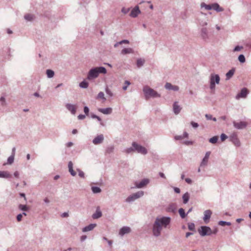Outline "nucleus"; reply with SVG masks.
<instances>
[{
    "mask_svg": "<svg viewBox=\"0 0 251 251\" xmlns=\"http://www.w3.org/2000/svg\"><path fill=\"white\" fill-rule=\"evenodd\" d=\"M92 190L94 193H100L101 191V189L99 187L95 186L92 187Z\"/></svg>",
    "mask_w": 251,
    "mask_h": 251,
    "instance_id": "obj_34",
    "label": "nucleus"
},
{
    "mask_svg": "<svg viewBox=\"0 0 251 251\" xmlns=\"http://www.w3.org/2000/svg\"><path fill=\"white\" fill-rule=\"evenodd\" d=\"M179 214L182 218L185 217L184 210L183 208H180L178 210Z\"/></svg>",
    "mask_w": 251,
    "mask_h": 251,
    "instance_id": "obj_35",
    "label": "nucleus"
},
{
    "mask_svg": "<svg viewBox=\"0 0 251 251\" xmlns=\"http://www.w3.org/2000/svg\"><path fill=\"white\" fill-rule=\"evenodd\" d=\"M77 171L78 172V175L81 177H84V173L81 171V170L77 169Z\"/></svg>",
    "mask_w": 251,
    "mask_h": 251,
    "instance_id": "obj_45",
    "label": "nucleus"
},
{
    "mask_svg": "<svg viewBox=\"0 0 251 251\" xmlns=\"http://www.w3.org/2000/svg\"><path fill=\"white\" fill-rule=\"evenodd\" d=\"M165 87L167 89L173 90L174 91H178L179 89V87L177 86L172 85L170 83H166Z\"/></svg>",
    "mask_w": 251,
    "mask_h": 251,
    "instance_id": "obj_17",
    "label": "nucleus"
},
{
    "mask_svg": "<svg viewBox=\"0 0 251 251\" xmlns=\"http://www.w3.org/2000/svg\"><path fill=\"white\" fill-rule=\"evenodd\" d=\"M89 111V108L87 106H85L84 108V112L86 114L88 115Z\"/></svg>",
    "mask_w": 251,
    "mask_h": 251,
    "instance_id": "obj_50",
    "label": "nucleus"
},
{
    "mask_svg": "<svg viewBox=\"0 0 251 251\" xmlns=\"http://www.w3.org/2000/svg\"><path fill=\"white\" fill-rule=\"evenodd\" d=\"M146 98L150 97H159L160 95L155 91L150 88L149 86H145L143 89Z\"/></svg>",
    "mask_w": 251,
    "mask_h": 251,
    "instance_id": "obj_3",
    "label": "nucleus"
},
{
    "mask_svg": "<svg viewBox=\"0 0 251 251\" xmlns=\"http://www.w3.org/2000/svg\"><path fill=\"white\" fill-rule=\"evenodd\" d=\"M234 73V70L232 69L229 71L226 74V79H229L230 78H231Z\"/></svg>",
    "mask_w": 251,
    "mask_h": 251,
    "instance_id": "obj_29",
    "label": "nucleus"
},
{
    "mask_svg": "<svg viewBox=\"0 0 251 251\" xmlns=\"http://www.w3.org/2000/svg\"><path fill=\"white\" fill-rule=\"evenodd\" d=\"M19 173L18 172L16 171L14 173V176L16 177H19Z\"/></svg>",
    "mask_w": 251,
    "mask_h": 251,
    "instance_id": "obj_60",
    "label": "nucleus"
},
{
    "mask_svg": "<svg viewBox=\"0 0 251 251\" xmlns=\"http://www.w3.org/2000/svg\"><path fill=\"white\" fill-rule=\"evenodd\" d=\"M212 212L210 210H207L204 212L203 221L205 223H207L211 217Z\"/></svg>",
    "mask_w": 251,
    "mask_h": 251,
    "instance_id": "obj_10",
    "label": "nucleus"
},
{
    "mask_svg": "<svg viewBox=\"0 0 251 251\" xmlns=\"http://www.w3.org/2000/svg\"><path fill=\"white\" fill-rule=\"evenodd\" d=\"M11 177V175L7 171H0V177L5 178H10Z\"/></svg>",
    "mask_w": 251,
    "mask_h": 251,
    "instance_id": "obj_22",
    "label": "nucleus"
},
{
    "mask_svg": "<svg viewBox=\"0 0 251 251\" xmlns=\"http://www.w3.org/2000/svg\"><path fill=\"white\" fill-rule=\"evenodd\" d=\"M14 155H12L10 156H9L7 159L8 163L9 164H11L14 161Z\"/></svg>",
    "mask_w": 251,
    "mask_h": 251,
    "instance_id": "obj_40",
    "label": "nucleus"
},
{
    "mask_svg": "<svg viewBox=\"0 0 251 251\" xmlns=\"http://www.w3.org/2000/svg\"><path fill=\"white\" fill-rule=\"evenodd\" d=\"M101 216V212L98 210H97L95 213H94L92 217L93 219H98Z\"/></svg>",
    "mask_w": 251,
    "mask_h": 251,
    "instance_id": "obj_27",
    "label": "nucleus"
},
{
    "mask_svg": "<svg viewBox=\"0 0 251 251\" xmlns=\"http://www.w3.org/2000/svg\"><path fill=\"white\" fill-rule=\"evenodd\" d=\"M218 139V136H214V137L211 138L209 139V142L212 144H215L217 142Z\"/></svg>",
    "mask_w": 251,
    "mask_h": 251,
    "instance_id": "obj_38",
    "label": "nucleus"
},
{
    "mask_svg": "<svg viewBox=\"0 0 251 251\" xmlns=\"http://www.w3.org/2000/svg\"><path fill=\"white\" fill-rule=\"evenodd\" d=\"M103 135H100L94 139V140L93 141V143L95 145H97V144L101 143L103 141Z\"/></svg>",
    "mask_w": 251,
    "mask_h": 251,
    "instance_id": "obj_14",
    "label": "nucleus"
},
{
    "mask_svg": "<svg viewBox=\"0 0 251 251\" xmlns=\"http://www.w3.org/2000/svg\"><path fill=\"white\" fill-rule=\"evenodd\" d=\"M134 148H128L126 150V152L127 153H130L133 151H134Z\"/></svg>",
    "mask_w": 251,
    "mask_h": 251,
    "instance_id": "obj_47",
    "label": "nucleus"
},
{
    "mask_svg": "<svg viewBox=\"0 0 251 251\" xmlns=\"http://www.w3.org/2000/svg\"><path fill=\"white\" fill-rule=\"evenodd\" d=\"M85 118V116L84 115L81 114V115H78V118L80 120L83 119Z\"/></svg>",
    "mask_w": 251,
    "mask_h": 251,
    "instance_id": "obj_54",
    "label": "nucleus"
},
{
    "mask_svg": "<svg viewBox=\"0 0 251 251\" xmlns=\"http://www.w3.org/2000/svg\"><path fill=\"white\" fill-rule=\"evenodd\" d=\"M239 61L241 63H244L245 62V57L244 55L241 54L238 57Z\"/></svg>",
    "mask_w": 251,
    "mask_h": 251,
    "instance_id": "obj_41",
    "label": "nucleus"
},
{
    "mask_svg": "<svg viewBox=\"0 0 251 251\" xmlns=\"http://www.w3.org/2000/svg\"><path fill=\"white\" fill-rule=\"evenodd\" d=\"M174 190L176 193H180V189L178 188H175Z\"/></svg>",
    "mask_w": 251,
    "mask_h": 251,
    "instance_id": "obj_58",
    "label": "nucleus"
},
{
    "mask_svg": "<svg viewBox=\"0 0 251 251\" xmlns=\"http://www.w3.org/2000/svg\"><path fill=\"white\" fill-rule=\"evenodd\" d=\"M129 11V8H126L125 7H123L122 9V12L126 14V13H127Z\"/></svg>",
    "mask_w": 251,
    "mask_h": 251,
    "instance_id": "obj_46",
    "label": "nucleus"
},
{
    "mask_svg": "<svg viewBox=\"0 0 251 251\" xmlns=\"http://www.w3.org/2000/svg\"><path fill=\"white\" fill-rule=\"evenodd\" d=\"M212 9H214L217 12H221L224 10V9L220 6L218 3H213L211 4Z\"/></svg>",
    "mask_w": 251,
    "mask_h": 251,
    "instance_id": "obj_21",
    "label": "nucleus"
},
{
    "mask_svg": "<svg viewBox=\"0 0 251 251\" xmlns=\"http://www.w3.org/2000/svg\"><path fill=\"white\" fill-rule=\"evenodd\" d=\"M106 73V69L104 67H96L89 71L87 75V79L91 80L97 78L99 76V74H105Z\"/></svg>",
    "mask_w": 251,
    "mask_h": 251,
    "instance_id": "obj_2",
    "label": "nucleus"
},
{
    "mask_svg": "<svg viewBox=\"0 0 251 251\" xmlns=\"http://www.w3.org/2000/svg\"><path fill=\"white\" fill-rule=\"evenodd\" d=\"M143 195H144L143 191H139V192L135 193L132 194V195L129 196L126 199V201L127 202H130L131 201H133L132 198H133V197H135V198L138 199V198L141 197V196H143Z\"/></svg>",
    "mask_w": 251,
    "mask_h": 251,
    "instance_id": "obj_9",
    "label": "nucleus"
},
{
    "mask_svg": "<svg viewBox=\"0 0 251 251\" xmlns=\"http://www.w3.org/2000/svg\"><path fill=\"white\" fill-rule=\"evenodd\" d=\"M191 124L192 126H193V127H195V128L199 126L197 123H195L194 122H192Z\"/></svg>",
    "mask_w": 251,
    "mask_h": 251,
    "instance_id": "obj_52",
    "label": "nucleus"
},
{
    "mask_svg": "<svg viewBox=\"0 0 251 251\" xmlns=\"http://www.w3.org/2000/svg\"><path fill=\"white\" fill-rule=\"evenodd\" d=\"M77 132V130L76 129H73V131H72V133L73 134H76V133Z\"/></svg>",
    "mask_w": 251,
    "mask_h": 251,
    "instance_id": "obj_64",
    "label": "nucleus"
},
{
    "mask_svg": "<svg viewBox=\"0 0 251 251\" xmlns=\"http://www.w3.org/2000/svg\"><path fill=\"white\" fill-rule=\"evenodd\" d=\"M79 86L81 88H86L88 86V83L85 81H83L79 84Z\"/></svg>",
    "mask_w": 251,
    "mask_h": 251,
    "instance_id": "obj_31",
    "label": "nucleus"
},
{
    "mask_svg": "<svg viewBox=\"0 0 251 251\" xmlns=\"http://www.w3.org/2000/svg\"><path fill=\"white\" fill-rule=\"evenodd\" d=\"M194 228V224H192V225H189V229L190 230H193Z\"/></svg>",
    "mask_w": 251,
    "mask_h": 251,
    "instance_id": "obj_56",
    "label": "nucleus"
},
{
    "mask_svg": "<svg viewBox=\"0 0 251 251\" xmlns=\"http://www.w3.org/2000/svg\"><path fill=\"white\" fill-rule=\"evenodd\" d=\"M159 175H160V176L161 177L165 178V176L164 174L163 173H159Z\"/></svg>",
    "mask_w": 251,
    "mask_h": 251,
    "instance_id": "obj_62",
    "label": "nucleus"
},
{
    "mask_svg": "<svg viewBox=\"0 0 251 251\" xmlns=\"http://www.w3.org/2000/svg\"><path fill=\"white\" fill-rule=\"evenodd\" d=\"M97 99L98 100H102V102H104L106 100V98L104 97V94L102 92H100L98 94Z\"/></svg>",
    "mask_w": 251,
    "mask_h": 251,
    "instance_id": "obj_26",
    "label": "nucleus"
},
{
    "mask_svg": "<svg viewBox=\"0 0 251 251\" xmlns=\"http://www.w3.org/2000/svg\"><path fill=\"white\" fill-rule=\"evenodd\" d=\"M217 232H218L217 228H215L214 230H213L212 231V234H216Z\"/></svg>",
    "mask_w": 251,
    "mask_h": 251,
    "instance_id": "obj_63",
    "label": "nucleus"
},
{
    "mask_svg": "<svg viewBox=\"0 0 251 251\" xmlns=\"http://www.w3.org/2000/svg\"><path fill=\"white\" fill-rule=\"evenodd\" d=\"M227 136L225 134H222L221 135V139L222 141H224L226 138Z\"/></svg>",
    "mask_w": 251,
    "mask_h": 251,
    "instance_id": "obj_44",
    "label": "nucleus"
},
{
    "mask_svg": "<svg viewBox=\"0 0 251 251\" xmlns=\"http://www.w3.org/2000/svg\"><path fill=\"white\" fill-rule=\"evenodd\" d=\"M105 91H106V94L109 96H110V97H112L113 96V93H112V91L108 88L107 87L106 88Z\"/></svg>",
    "mask_w": 251,
    "mask_h": 251,
    "instance_id": "obj_43",
    "label": "nucleus"
},
{
    "mask_svg": "<svg viewBox=\"0 0 251 251\" xmlns=\"http://www.w3.org/2000/svg\"><path fill=\"white\" fill-rule=\"evenodd\" d=\"M185 181L186 182H187L189 184H190L192 182V180H191V179L188 178H186Z\"/></svg>",
    "mask_w": 251,
    "mask_h": 251,
    "instance_id": "obj_57",
    "label": "nucleus"
},
{
    "mask_svg": "<svg viewBox=\"0 0 251 251\" xmlns=\"http://www.w3.org/2000/svg\"><path fill=\"white\" fill-rule=\"evenodd\" d=\"M188 133L187 132H184L183 134V136H177L175 137V139L176 140H179V139H181L183 138H186L188 137Z\"/></svg>",
    "mask_w": 251,
    "mask_h": 251,
    "instance_id": "obj_37",
    "label": "nucleus"
},
{
    "mask_svg": "<svg viewBox=\"0 0 251 251\" xmlns=\"http://www.w3.org/2000/svg\"><path fill=\"white\" fill-rule=\"evenodd\" d=\"M230 140L236 146H239L240 145V141L237 137V134L236 133H232L229 136Z\"/></svg>",
    "mask_w": 251,
    "mask_h": 251,
    "instance_id": "obj_8",
    "label": "nucleus"
},
{
    "mask_svg": "<svg viewBox=\"0 0 251 251\" xmlns=\"http://www.w3.org/2000/svg\"><path fill=\"white\" fill-rule=\"evenodd\" d=\"M25 18L27 21H31L33 19V16L31 14H26L25 16Z\"/></svg>",
    "mask_w": 251,
    "mask_h": 251,
    "instance_id": "obj_39",
    "label": "nucleus"
},
{
    "mask_svg": "<svg viewBox=\"0 0 251 251\" xmlns=\"http://www.w3.org/2000/svg\"><path fill=\"white\" fill-rule=\"evenodd\" d=\"M199 232L201 236H204L212 234V230L208 226H202L199 229Z\"/></svg>",
    "mask_w": 251,
    "mask_h": 251,
    "instance_id": "obj_4",
    "label": "nucleus"
},
{
    "mask_svg": "<svg viewBox=\"0 0 251 251\" xmlns=\"http://www.w3.org/2000/svg\"><path fill=\"white\" fill-rule=\"evenodd\" d=\"M68 215H68V213H67V212H65V213H63V214H62V216L63 217H68Z\"/></svg>",
    "mask_w": 251,
    "mask_h": 251,
    "instance_id": "obj_59",
    "label": "nucleus"
},
{
    "mask_svg": "<svg viewBox=\"0 0 251 251\" xmlns=\"http://www.w3.org/2000/svg\"><path fill=\"white\" fill-rule=\"evenodd\" d=\"M96 224H90L89 226L85 227L83 229V231H88L92 230L95 227H96Z\"/></svg>",
    "mask_w": 251,
    "mask_h": 251,
    "instance_id": "obj_25",
    "label": "nucleus"
},
{
    "mask_svg": "<svg viewBox=\"0 0 251 251\" xmlns=\"http://www.w3.org/2000/svg\"><path fill=\"white\" fill-rule=\"evenodd\" d=\"M220 81V77L218 75L212 74L210 77V88L214 89L215 87V83L219 84Z\"/></svg>",
    "mask_w": 251,
    "mask_h": 251,
    "instance_id": "obj_6",
    "label": "nucleus"
},
{
    "mask_svg": "<svg viewBox=\"0 0 251 251\" xmlns=\"http://www.w3.org/2000/svg\"><path fill=\"white\" fill-rule=\"evenodd\" d=\"M140 13L139 7L138 6H135L131 11L130 16L132 17H136Z\"/></svg>",
    "mask_w": 251,
    "mask_h": 251,
    "instance_id": "obj_11",
    "label": "nucleus"
},
{
    "mask_svg": "<svg viewBox=\"0 0 251 251\" xmlns=\"http://www.w3.org/2000/svg\"><path fill=\"white\" fill-rule=\"evenodd\" d=\"M144 62H145V61L144 59H138L137 61V65L138 67H140L142 66H143Z\"/></svg>",
    "mask_w": 251,
    "mask_h": 251,
    "instance_id": "obj_32",
    "label": "nucleus"
},
{
    "mask_svg": "<svg viewBox=\"0 0 251 251\" xmlns=\"http://www.w3.org/2000/svg\"><path fill=\"white\" fill-rule=\"evenodd\" d=\"M171 219L169 217H163L156 219L153 227V233L156 236L160 235L162 228H166L170 225Z\"/></svg>",
    "mask_w": 251,
    "mask_h": 251,
    "instance_id": "obj_1",
    "label": "nucleus"
},
{
    "mask_svg": "<svg viewBox=\"0 0 251 251\" xmlns=\"http://www.w3.org/2000/svg\"><path fill=\"white\" fill-rule=\"evenodd\" d=\"M119 43H120V44H128L129 43V41L127 40H123L120 42H119Z\"/></svg>",
    "mask_w": 251,
    "mask_h": 251,
    "instance_id": "obj_51",
    "label": "nucleus"
},
{
    "mask_svg": "<svg viewBox=\"0 0 251 251\" xmlns=\"http://www.w3.org/2000/svg\"><path fill=\"white\" fill-rule=\"evenodd\" d=\"M98 111L104 114H109L112 113V109L111 108H99Z\"/></svg>",
    "mask_w": 251,
    "mask_h": 251,
    "instance_id": "obj_18",
    "label": "nucleus"
},
{
    "mask_svg": "<svg viewBox=\"0 0 251 251\" xmlns=\"http://www.w3.org/2000/svg\"><path fill=\"white\" fill-rule=\"evenodd\" d=\"M234 126L237 129H243L245 128L248 125V123L245 121H241L240 122H233Z\"/></svg>",
    "mask_w": 251,
    "mask_h": 251,
    "instance_id": "obj_7",
    "label": "nucleus"
},
{
    "mask_svg": "<svg viewBox=\"0 0 251 251\" xmlns=\"http://www.w3.org/2000/svg\"><path fill=\"white\" fill-rule=\"evenodd\" d=\"M54 72L51 70H47V75L49 78L52 77L54 75Z\"/></svg>",
    "mask_w": 251,
    "mask_h": 251,
    "instance_id": "obj_30",
    "label": "nucleus"
},
{
    "mask_svg": "<svg viewBox=\"0 0 251 251\" xmlns=\"http://www.w3.org/2000/svg\"><path fill=\"white\" fill-rule=\"evenodd\" d=\"M134 150L136 151L138 153H140L143 154H146L147 153V149L135 142H133L132 144Z\"/></svg>",
    "mask_w": 251,
    "mask_h": 251,
    "instance_id": "obj_5",
    "label": "nucleus"
},
{
    "mask_svg": "<svg viewBox=\"0 0 251 251\" xmlns=\"http://www.w3.org/2000/svg\"><path fill=\"white\" fill-rule=\"evenodd\" d=\"M182 199L183 201V203H186L188 201L189 199V194L188 193H185L182 197Z\"/></svg>",
    "mask_w": 251,
    "mask_h": 251,
    "instance_id": "obj_28",
    "label": "nucleus"
},
{
    "mask_svg": "<svg viewBox=\"0 0 251 251\" xmlns=\"http://www.w3.org/2000/svg\"><path fill=\"white\" fill-rule=\"evenodd\" d=\"M65 106L66 108L72 113V114L74 115L75 114L76 109L75 105L67 103L66 104Z\"/></svg>",
    "mask_w": 251,
    "mask_h": 251,
    "instance_id": "obj_12",
    "label": "nucleus"
},
{
    "mask_svg": "<svg viewBox=\"0 0 251 251\" xmlns=\"http://www.w3.org/2000/svg\"><path fill=\"white\" fill-rule=\"evenodd\" d=\"M149 182L148 179H144L142 180L139 183H136V187L138 188H142L146 185Z\"/></svg>",
    "mask_w": 251,
    "mask_h": 251,
    "instance_id": "obj_20",
    "label": "nucleus"
},
{
    "mask_svg": "<svg viewBox=\"0 0 251 251\" xmlns=\"http://www.w3.org/2000/svg\"><path fill=\"white\" fill-rule=\"evenodd\" d=\"M133 50L131 48H125L121 51V54L126 55V54L133 53Z\"/></svg>",
    "mask_w": 251,
    "mask_h": 251,
    "instance_id": "obj_23",
    "label": "nucleus"
},
{
    "mask_svg": "<svg viewBox=\"0 0 251 251\" xmlns=\"http://www.w3.org/2000/svg\"><path fill=\"white\" fill-rule=\"evenodd\" d=\"M201 7H204L206 10H211V9H212L211 4H206L204 3H202L201 4Z\"/></svg>",
    "mask_w": 251,
    "mask_h": 251,
    "instance_id": "obj_33",
    "label": "nucleus"
},
{
    "mask_svg": "<svg viewBox=\"0 0 251 251\" xmlns=\"http://www.w3.org/2000/svg\"><path fill=\"white\" fill-rule=\"evenodd\" d=\"M181 109V108L178 105L177 102H175L173 105V110L174 113L176 114H177L180 112Z\"/></svg>",
    "mask_w": 251,
    "mask_h": 251,
    "instance_id": "obj_19",
    "label": "nucleus"
},
{
    "mask_svg": "<svg viewBox=\"0 0 251 251\" xmlns=\"http://www.w3.org/2000/svg\"><path fill=\"white\" fill-rule=\"evenodd\" d=\"M23 217V214H20L17 215V219L18 222H20L22 220Z\"/></svg>",
    "mask_w": 251,
    "mask_h": 251,
    "instance_id": "obj_48",
    "label": "nucleus"
},
{
    "mask_svg": "<svg viewBox=\"0 0 251 251\" xmlns=\"http://www.w3.org/2000/svg\"><path fill=\"white\" fill-rule=\"evenodd\" d=\"M210 153H211L210 151H207L204 157L203 158V159H202V160L201 162V166H205L207 165Z\"/></svg>",
    "mask_w": 251,
    "mask_h": 251,
    "instance_id": "obj_13",
    "label": "nucleus"
},
{
    "mask_svg": "<svg viewBox=\"0 0 251 251\" xmlns=\"http://www.w3.org/2000/svg\"><path fill=\"white\" fill-rule=\"evenodd\" d=\"M243 49V47H240V46H236L234 49V51H239L241 49Z\"/></svg>",
    "mask_w": 251,
    "mask_h": 251,
    "instance_id": "obj_49",
    "label": "nucleus"
},
{
    "mask_svg": "<svg viewBox=\"0 0 251 251\" xmlns=\"http://www.w3.org/2000/svg\"><path fill=\"white\" fill-rule=\"evenodd\" d=\"M68 168H69V171L71 174L73 176H75L76 175L75 172L73 170V163L71 161H70L68 164Z\"/></svg>",
    "mask_w": 251,
    "mask_h": 251,
    "instance_id": "obj_24",
    "label": "nucleus"
},
{
    "mask_svg": "<svg viewBox=\"0 0 251 251\" xmlns=\"http://www.w3.org/2000/svg\"><path fill=\"white\" fill-rule=\"evenodd\" d=\"M131 230L130 227L127 226H124L122 227L119 232V234L123 236L125 234L128 233L130 232Z\"/></svg>",
    "mask_w": 251,
    "mask_h": 251,
    "instance_id": "obj_16",
    "label": "nucleus"
},
{
    "mask_svg": "<svg viewBox=\"0 0 251 251\" xmlns=\"http://www.w3.org/2000/svg\"><path fill=\"white\" fill-rule=\"evenodd\" d=\"M72 145H73V143H72V142H69V143H67V146L68 147H71Z\"/></svg>",
    "mask_w": 251,
    "mask_h": 251,
    "instance_id": "obj_61",
    "label": "nucleus"
},
{
    "mask_svg": "<svg viewBox=\"0 0 251 251\" xmlns=\"http://www.w3.org/2000/svg\"><path fill=\"white\" fill-rule=\"evenodd\" d=\"M103 239L106 240V241H107L108 242V243L109 245V246H111L112 243V241L108 240V239L106 238H105V237H103Z\"/></svg>",
    "mask_w": 251,
    "mask_h": 251,
    "instance_id": "obj_53",
    "label": "nucleus"
},
{
    "mask_svg": "<svg viewBox=\"0 0 251 251\" xmlns=\"http://www.w3.org/2000/svg\"><path fill=\"white\" fill-rule=\"evenodd\" d=\"M248 93V91L246 88H243L242 89L241 92L239 93L236 98L239 99L240 98H245Z\"/></svg>",
    "mask_w": 251,
    "mask_h": 251,
    "instance_id": "obj_15",
    "label": "nucleus"
},
{
    "mask_svg": "<svg viewBox=\"0 0 251 251\" xmlns=\"http://www.w3.org/2000/svg\"><path fill=\"white\" fill-rule=\"evenodd\" d=\"M205 117L206 118V119L207 120H211L212 119V115H211L206 114Z\"/></svg>",
    "mask_w": 251,
    "mask_h": 251,
    "instance_id": "obj_55",
    "label": "nucleus"
},
{
    "mask_svg": "<svg viewBox=\"0 0 251 251\" xmlns=\"http://www.w3.org/2000/svg\"><path fill=\"white\" fill-rule=\"evenodd\" d=\"M219 225L220 226H230L231 225V223L230 222H225V221H220L219 222Z\"/></svg>",
    "mask_w": 251,
    "mask_h": 251,
    "instance_id": "obj_36",
    "label": "nucleus"
},
{
    "mask_svg": "<svg viewBox=\"0 0 251 251\" xmlns=\"http://www.w3.org/2000/svg\"><path fill=\"white\" fill-rule=\"evenodd\" d=\"M19 208L23 211H27L28 210L27 207L25 205L20 204Z\"/></svg>",
    "mask_w": 251,
    "mask_h": 251,
    "instance_id": "obj_42",
    "label": "nucleus"
}]
</instances>
